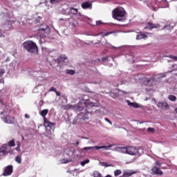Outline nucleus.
I'll use <instances>...</instances> for the list:
<instances>
[{"instance_id":"1","label":"nucleus","mask_w":177,"mask_h":177,"mask_svg":"<svg viewBox=\"0 0 177 177\" xmlns=\"http://www.w3.org/2000/svg\"><path fill=\"white\" fill-rule=\"evenodd\" d=\"M113 18L118 21H124L127 20V12L122 7H118L113 10Z\"/></svg>"},{"instance_id":"2","label":"nucleus","mask_w":177,"mask_h":177,"mask_svg":"<svg viewBox=\"0 0 177 177\" xmlns=\"http://www.w3.org/2000/svg\"><path fill=\"white\" fill-rule=\"evenodd\" d=\"M44 125L46 128V136L48 139H53L55 138V135L53 134V131H55V125H56L53 122H50L47 120H44Z\"/></svg>"},{"instance_id":"3","label":"nucleus","mask_w":177,"mask_h":177,"mask_svg":"<svg viewBox=\"0 0 177 177\" xmlns=\"http://www.w3.org/2000/svg\"><path fill=\"white\" fill-rule=\"evenodd\" d=\"M87 102L88 101L85 100H81L79 103L75 106L67 104L62 106V109H64V110L73 109L75 110V111H82V109H84L85 104H86Z\"/></svg>"},{"instance_id":"4","label":"nucleus","mask_w":177,"mask_h":177,"mask_svg":"<svg viewBox=\"0 0 177 177\" xmlns=\"http://www.w3.org/2000/svg\"><path fill=\"white\" fill-rule=\"evenodd\" d=\"M165 77V74H159L155 76H153L150 78H145V84L147 85V86H154V85H157L158 82V80L160 78H164Z\"/></svg>"},{"instance_id":"5","label":"nucleus","mask_w":177,"mask_h":177,"mask_svg":"<svg viewBox=\"0 0 177 177\" xmlns=\"http://www.w3.org/2000/svg\"><path fill=\"white\" fill-rule=\"evenodd\" d=\"M23 46L30 53H38V46L32 41H26L23 44Z\"/></svg>"},{"instance_id":"6","label":"nucleus","mask_w":177,"mask_h":177,"mask_svg":"<svg viewBox=\"0 0 177 177\" xmlns=\"http://www.w3.org/2000/svg\"><path fill=\"white\" fill-rule=\"evenodd\" d=\"M143 153V149L142 148H136L133 146L127 147V154H130V156H142Z\"/></svg>"},{"instance_id":"7","label":"nucleus","mask_w":177,"mask_h":177,"mask_svg":"<svg viewBox=\"0 0 177 177\" xmlns=\"http://www.w3.org/2000/svg\"><path fill=\"white\" fill-rule=\"evenodd\" d=\"M113 95H115V96H124V95H128V92L115 88L111 91V96L113 97Z\"/></svg>"},{"instance_id":"8","label":"nucleus","mask_w":177,"mask_h":177,"mask_svg":"<svg viewBox=\"0 0 177 177\" xmlns=\"http://www.w3.org/2000/svg\"><path fill=\"white\" fill-rule=\"evenodd\" d=\"M77 150L73 147H68L64 150L65 154L68 156V157H74V154H75Z\"/></svg>"},{"instance_id":"9","label":"nucleus","mask_w":177,"mask_h":177,"mask_svg":"<svg viewBox=\"0 0 177 177\" xmlns=\"http://www.w3.org/2000/svg\"><path fill=\"white\" fill-rule=\"evenodd\" d=\"M112 150L118 153H122L123 154H127V147H116L112 149Z\"/></svg>"},{"instance_id":"10","label":"nucleus","mask_w":177,"mask_h":177,"mask_svg":"<svg viewBox=\"0 0 177 177\" xmlns=\"http://www.w3.org/2000/svg\"><path fill=\"white\" fill-rule=\"evenodd\" d=\"M9 153V146L7 144L3 145L2 147L0 148V156H5Z\"/></svg>"},{"instance_id":"11","label":"nucleus","mask_w":177,"mask_h":177,"mask_svg":"<svg viewBox=\"0 0 177 177\" xmlns=\"http://www.w3.org/2000/svg\"><path fill=\"white\" fill-rule=\"evenodd\" d=\"M13 173V166L8 165L5 168L3 176H9Z\"/></svg>"},{"instance_id":"12","label":"nucleus","mask_w":177,"mask_h":177,"mask_svg":"<svg viewBox=\"0 0 177 177\" xmlns=\"http://www.w3.org/2000/svg\"><path fill=\"white\" fill-rule=\"evenodd\" d=\"M147 28L149 30H153V28H160V24L148 22L147 24V26L144 28V30H147Z\"/></svg>"},{"instance_id":"13","label":"nucleus","mask_w":177,"mask_h":177,"mask_svg":"<svg viewBox=\"0 0 177 177\" xmlns=\"http://www.w3.org/2000/svg\"><path fill=\"white\" fill-rule=\"evenodd\" d=\"M3 121L6 122V124H13L15 122V118L8 115L3 118Z\"/></svg>"},{"instance_id":"14","label":"nucleus","mask_w":177,"mask_h":177,"mask_svg":"<svg viewBox=\"0 0 177 177\" xmlns=\"http://www.w3.org/2000/svg\"><path fill=\"white\" fill-rule=\"evenodd\" d=\"M158 107L162 109V110H168V109H169V104H168V103L166 102H158Z\"/></svg>"},{"instance_id":"15","label":"nucleus","mask_w":177,"mask_h":177,"mask_svg":"<svg viewBox=\"0 0 177 177\" xmlns=\"http://www.w3.org/2000/svg\"><path fill=\"white\" fill-rule=\"evenodd\" d=\"M152 172H153L155 175H159L160 176L162 175V171H161V169L157 166H155L152 168Z\"/></svg>"},{"instance_id":"16","label":"nucleus","mask_w":177,"mask_h":177,"mask_svg":"<svg viewBox=\"0 0 177 177\" xmlns=\"http://www.w3.org/2000/svg\"><path fill=\"white\" fill-rule=\"evenodd\" d=\"M49 113V110L48 109H44L41 111H39V114H40V115H41V117H43L44 121L45 120H46V115H48V113Z\"/></svg>"},{"instance_id":"17","label":"nucleus","mask_w":177,"mask_h":177,"mask_svg":"<svg viewBox=\"0 0 177 177\" xmlns=\"http://www.w3.org/2000/svg\"><path fill=\"white\" fill-rule=\"evenodd\" d=\"M113 146H115V145H109V146H95V150H100V149H105V150H109L110 147H113Z\"/></svg>"},{"instance_id":"18","label":"nucleus","mask_w":177,"mask_h":177,"mask_svg":"<svg viewBox=\"0 0 177 177\" xmlns=\"http://www.w3.org/2000/svg\"><path fill=\"white\" fill-rule=\"evenodd\" d=\"M82 8L83 9H91L92 8V4L88 1L82 3Z\"/></svg>"},{"instance_id":"19","label":"nucleus","mask_w":177,"mask_h":177,"mask_svg":"<svg viewBox=\"0 0 177 177\" xmlns=\"http://www.w3.org/2000/svg\"><path fill=\"white\" fill-rule=\"evenodd\" d=\"M127 104L130 107H134V109H139V105L136 102H131L129 100H127Z\"/></svg>"},{"instance_id":"20","label":"nucleus","mask_w":177,"mask_h":177,"mask_svg":"<svg viewBox=\"0 0 177 177\" xmlns=\"http://www.w3.org/2000/svg\"><path fill=\"white\" fill-rule=\"evenodd\" d=\"M147 38V35H145V34L138 35L136 37L137 40L146 39Z\"/></svg>"},{"instance_id":"21","label":"nucleus","mask_w":177,"mask_h":177,"mask_svg":"<svg viewBox=\"0 0 177 177\" xmlns=\"http://www.w3.org/2000/svg\"><path fill=\"white\" fill-rule=\"evenodd\" d=\"M71 161H73V160L71 159V158H69L61 160L60 162L61 164H67L68 162H71Z\"/></svg>"},{"instance_id":"22","label":"nucleus","mask_w":177,"mask_h":177,"mask_svg":"<svg viewBox=\"0 0 177 177\" xmlns=\"http://www.w3.org/2000/svg\"><path fill=\"white\" fill-rule=\"evenodd\" d=\"M133 174H135V172L124 171V174H123V176L124 177H129V176H131V175H133Z\"/></svg>"},{"instance_id":"23","label":"nucleus","mask_w":177,"mask_h":177,"mask_svg":"<svg viewBox=\"0 0 177 177\" xmlns=\"http://www.w3.org/2000/svg\"><path fill=\"white\" fill-rule=\"evenodd\" d=\"M58 60L59 63H64V62H66V60H67V57H66V55H62L59 58Z\"/></svg>"},{"instance_id":"24","label":"nucleus","mask_w":177,"mask_h":177,"mask_svg":"<svg viewBox=\"0 0 177 177\" xmlns=\"http://www.w3.org/2000/svg\"><path fill=\"white\" fill-rule=\"evenodd\" d=\"M9 147H15L16 146V144H15V140H12L10 142H8V145H7Z\"/></svg>"},{"instance_id":"25","label":"nucleus","mask_w":177,"mask_h":177,"mask_svg":"<svg viewBox=\"0 0 177 177\" xmlns=\"http://www.w3.org/2000/svg\"><path fill=\"white\" fill-rule=\"evenodd\" d=\"M63 0H50V3L55 5L56 3H60Z\"/></svg>"},{"instance_id":"26","label":"nucleus","mask_w":177,"mask_h":177,"mask_svg":"<svg viewBox=\"0 0 177 177\" xmlns=\"http://www.w3.org/2000/svg\"><path fill=\"white\" fill-rule=\"evenodd\" d=\"M15 161L16 162H17L18 164H21V156H17L15 158Z\"/></svg>"},{"instance_id":"27","label":"nucleus","mask_w":177,"mask_h":177,"mask_svg":"<svg viewBox=\"0 0 177 177\" xmlns=\"http://www.w3.org/2000/svg\"><path fill=\"white\" fill-rule=\"evenodd\" d=\"M169 100H171V102H175L176 100V97L175 95H169L168 97Z\"/></svg>"},{"instance_id":"28","label":"nucleus","mask_w":177,"mask_h":177,"mask_svg":"<svg viewBox=\"0 0 177 177\" xmlns=\"http://www.w3.org/2000/svg\"><path fill=\"white\" fill-rule=\"evenodd\" d=\"M86 164H89V159L84 160L80 162V165H82V167H84Z\"/></svg>"},{"instance_id":"29","label":"nucleus","mask_w":177,"mask_h":177,"mask_svg":"<svg viewBox=\"0 0 177 177\" xmlns=\"http://www.w3.org/2000/svg\"><path fill=\"white\" fill-rule=\"evenodd\" d=\"M91 107H99L100 106V104L99 103H95V102H90Z\"/></svg>"},{"instance_id":"30","label":"nucleus","mask_w":177,"mask_h":177,"mask_svg":"<svg viewBox=\"0 0 177 177\" xmlns=\"http://www.w3.org/2000/svg\"><path fill=\"white\" fill-rule=\"evenodd\" d=\"M121 173H122V171H121L120 169L115 170L114 171V176H118L121 175Z\"/></svg>"},{"instance_id":"31","label":"nucleus","mask_w":177,"mask_h":177,"mask_svg":"<svg viewBox=\"0 0 177 177\" xmlns=\"http://www.w3.org/2000/svg\"><path fill=\"white\" fill-rule=\"evenodd\" d=\"M93 175L94 177H102V174L99 171H94Z\"/></svg>"},{"instance_id":"32","label":"nucleus","mask_w":177,"mask_h":177,"mask_svg":"<svg viewBox=\"0 0 177 177\" xmlns=\"http://www.w3.org/2000/svg\"><path fill=\"white\" fill-rule=\"evenodd\" d=\"M100 165H102V167H111V165H108L107 162H100Z\"/></svg>"},{"instance_id":"33","label":"nucleus","mask_w":177,"mask_h":177,"mask_svg":"<svg viewBox=\"0 0 177 177\" xmlns=\"http://www.w3.org/2000/svg\"><path fill=\"white\" fill-rule=\"evenodd\" d=\"M93 149H95V147H85L82 149V151L93 150Z\"/></svg>"},{"instance_id":"34","label":"nucleus","mask_w":177,"mask_h":177,"mask_svg":"<svg viewBox=\"0 0 177 177\" xmlns=\"http://www.w3.org/2000/svg\"><path fill=\"white\" fill-rule=\"evenodd\" d=\"M66 73L67 74H70V75H74L75 74V72L73 70H69Z\"/></svg>"},{"instance_id":"35","label":"nucleus","mask_w":177,"mask_h":177,"mask_svg":"<svg viewBox=\"0 0 177 177\" xmlns=\"http://www.w3.org/2000/svg\"><path fill=\"white\" fill-rule=\"evenodd\" d=\"M154 128H151V127H149L148 129H147V131L148 132H150L151 133H153V132H154Z\"/></svg>"},{"instance_id":"36","label":"nucleus","mask_w":177,"mask_h":177,"mask_svg":"<svg viewBox=\"0 0 177 177\" xmlns=\"http://www.w3.org/2000/svg\"><path fill=\"white\" fill-rule=\"evenodd\" d=\"M104 121H106V122H108L109 124H110V125H113V122H112L110 120H109V118H104Z\"/></svg>"},{"instance_id":"37","label":"nucleus","mask_w":177,"mask_h":177,"mask_svg":"<svg viewBox=\"0 0 177 177\" xmlns=\"http://www.w3.org/2000/svg\"><path fill=\"white\" fill-rule=\"evenodd\" d=\"M11 27H12V25L8 24H6V30H10Z\"/></svg>"},{"instance_id":"38","label":"nucleus","mask_w":177,"mask_h":177,"mask_svg":"<svg viewBox=\"0 0 177 177\" xmlns=\"http://www.w3.org/2000/svg\"><path fill=\"white\" fill-rule=\"evenodd\" d=\"M155 165H157L158 167H161V165H162V164L161 163V162L156 161L155 162Z\"/></svg>"},{"instance_id":"39","label":"nucleus","mask_w":177,"mask_h":177,"mask_svg":"<svg viewBox=\"0 0 177 177\" xmlns=\"http://www.w3.org/2000/svg\"><path fill=\"white\" fill-rule=\"evenodd\" d=\"M5 74V71L3 69L0 70V77H2Z\"/></svg>"},{"instance_id":"40","label":"nucleus","mask_w":177,"mask_h":177,"mask_svg":"<svg viewBox=\"0 0 177 177\" xmlns=\"http://www.w3.org/2000/svg\"><path fill=\"white\" fill-rule=\"evenodd\" d=\"M71 26L72 28H75V27H77L75 22L71 23Z\"/></svg>"},{"instance_id":"41","label":"nucleus","mask_w":177,"mask_h":177,"mask_svg":"<svg viewBox=\"0 0 177 177\" xmlns=\"http://www.w3.org/2000/svg\"><path fill=\"white\" fill-rule=\"evenodd\" d=\"M49 92H56V88H55V87H51L49 89Z\"/></svg>"},{"instance_id":"42","label":"nucleus","mask_w":177,"mask_h":177,"mask_svg":"<svg viewBox=\"0 0 177 177\" xmlns=\"http://www.w3.org/2000/svg\"><path fill=\"white\" fill-rule=\"evenodd\" d=\"M6 113H8V111H1L0 115H3V114H6Z\"/></svg>"},{"instance_id":"43","label":"nucleus","mask_w":177,"mask_h":177,"mask_svg":"<svg viewBox=\"0 0 177 177\" xmlns=\"http://www.w3.org/2000/svg\"><path fill=\"white\" fill-rule=\"evenodd\" d=\"M96 24L97 26H100V24H102V21H97Z\"/></svg>"},{"instance_id":"44","label":"nucleus","mask_w":177,"mask_h":177,"mask_svg":"<svg viewBox=\"0 0 177 177\" xmlns=\"http://www.w3.org/2000/svg\"><path fill=\"white\" fill-rule=\"evenodd\" d=\"M55 93H56L57 96H60V92L56 91Z\"/></svg>"},{"instance_id":"45","label":"nucleus","mask_w":177,"mask_h":177,"mask_svg":"<svg viewBox=\"0 0 177 177\" xmlns=\"http://www.w3.org/2000/svg\"><path fill=\"white\" fill-rule=\"evenodd\" d=\"M72 10H75V13L78 12V9L77 8H72Z\"/></svg>"},{"instance_id":"46","label":"nucleus","mask_w":177,"mask_h":177,"mask_svg":"<svg viewBox=\"0 0 177 177\" xmlns=\"http://www.w3.org/2000/svg\"><path fill=\"white\" fill-rule=\"evenodd\" d=\"M25 118H30V115L28 114H25Z\"/></svg>"},{"instance_id":"47","label":"nucleus","mask_w":177,"mask_h":177,"mask_svg":"<svg viewBox=\"0 0 177 177\" xmlns=\"http://www.w3.org/2000/svg\"><path fill=\"white\" fill-rule=\"evenodd\" d=\"M75 124H77V120H74L73 121V125H75Z\"/></svg>"},{"instance_id":"48","label":"nucleus","mask_w":177,"mask_h":177,"mask_svg":"<svg viewBox=\"0 0 177 177\" xmlns=\"http://www.w3.org/2000/svg\"><path fill=\"white\" fill-rule=\"evenodd\" d=\"M17 147H20V146H21V145L20 144V142H17Z\"/></svg>"},{"instance_id":"49","label":"nucleus","mask_w":177,"mask_h":177,"mask_svg":"<svg viewBox=\"0 0 177 177\" xmlns=\"http://www.w3.org/2000/svg\"><path fill=\"white\" fill-rule=\"evenodd\" d=\"M16 150H17V151H20V147H17L16 148Z\"/></svg>"},{"instance_id":"50","label":"nucleus","mask_w":177,"mask_h":177,"mask_svg":"<svg viewBox=\"0 0 177 177\" xmlns=\"http://www.w3.org/2000/svg\"><path fill=\"white\" fill-rule=\"evenodd\" d=\"M83 120L85 121V120H89L88 118H84Z\"/></svg>"},{"instance_id":"51","label":"nucleus","mask_w":177,"mask_h":177,"mask_svg":"<svg viewBox=\"0 0 177 177\" xmlns=\"http://www.w3.org/2000/svg\"><path fill=\"white\" fill-rule=\"evenodd\" d=\"M105 177H113L111 175H106Z\"/></svg>"},{"instance_id":"52","label":"nucleus","mask_w":177,"mask_h":177,"mask_svg":"<svg viewBox=\"0 0 177 177\" xmlns=\"http://www.w3.org/2000/svg\"><path fill=\"white\" fill-rule=\"evenodd\" d=\"M78 145H80V142H76V146H78Z\"/></svg>"},{"instance_id":"53","label":"nucleus","mask_w":177,"mask_h":177,"mask_svg":"<svg viewBox=\"0 0 177 177\" xmlns=\"http://www.w3.org/2000/svg\"><path fill=\"white\" fill-rule=\"evenodd\" d=\"M109 34H110V33H106V34L105 35V36L109 35Z\"/></svg>"},{"instance_id":"54","label":"nucleus","mask_w":177,"mask_h":177,"mask_svg":"<svg viewBox=\"0 0 177 177\" xmlns=\"http://www.w3.org/2000/svg\"><path fill=\"white\" fill-rule=\"evenodd\" d=\"M113 48H115V49H118V47H113Z\"/></svg>"},{"instance_id":"55","label":"nucleus","mask_w":177,"mask_h":177,"mask_svg":"<svg viewBox=\"0 0 177 177\" xmlns=\"http://www.w3.org/2000/svg\"><path fill=\"white\" fill-rule=\"evenodd\" d=\"M174 28V26H171V29Z\"/></svg>"},{"instance_id":"56","label":"nucleus","mask_w":177,"mask_h":177,"mask_svg":"<svg viewBox=\"0 0 177 177\" xmlns=\"http://www.w3.org/2000/svg\"><path fill=\"white\" fill-rule=\"evenodd\" d=\"M140 124H143V122H140Z\"/></svg>"},{"instance_id":"57","label":"nucleus","mask_w":177,"mask_h":177,"mask_svg":"<svg viewBox=\"0 0 177 177\" xmlns=\"http://www.w3.org/2000/svg\"><path fill=\"white\" fill-rule=\"evenodd\" d=\"M84 139H86V138H84Z\"/></svg>"},{"instance_id":"58","label":"nucleus","mask_w":177,"mask_h":177,"mask_svg":"<svg viewBox=\"0 0 177 177\" xmlns=\"http://www.w3.org/2000/svg\"><path fill=\"white\" fill-rule=\"evenodd\" d=\"M0 37H1V35H0Z\"/></svg>"}]
</instances>
